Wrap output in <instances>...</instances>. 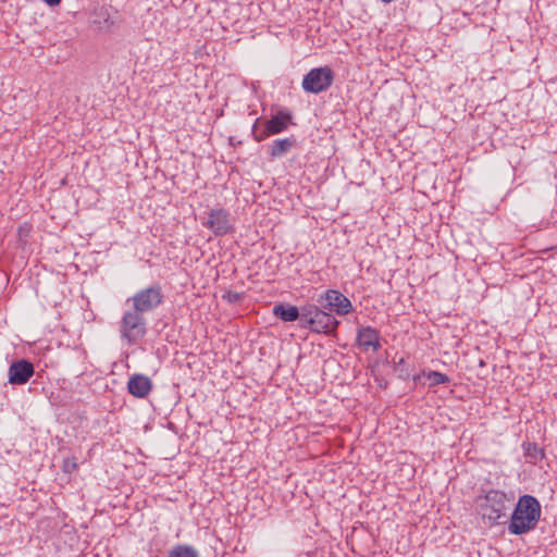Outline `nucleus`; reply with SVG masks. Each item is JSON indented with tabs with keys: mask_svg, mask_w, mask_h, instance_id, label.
I'll return each mask as SVG.
<instances>
[{
	"mask_svg": "<svg viewBox=\"0 0 557 557\" xmlns=\"http://www.w3.org/2000/svg\"><path fill=\"white\" fill-rule=\"evenodd\" d=\"M540 518V502L532 495H522L511 515L508 531L516 535L527 533L536 527Z\"/></svg>",
	"mask_w": 557,
	"mask_h": 557,
	"instance_id": "1",
	"label": "nucleus"
},
{
	"mask_svg": "<svg viewBox=\"0 0 557 557\" xmlns=\"http://www.w3.org/2000/svg\"><path fill=\"white\" fill-rule=\"evenodd\" d=\"M513 496L498 490H490L484 496L479 497L478 504L483 520L490 525L502 523L500 519L507 518V511L510 507Z\"/></svg>",
	"mask_w": 557,
	"mask_h": 557,
	"instance_id": "2",
	"label": "nucleus"
},
{
	"mask_svg": "<svg viewBox=\"0 0 557 557\" xmlns=\"http://www.w3.org/2000/svg\"><path fill=\"white\" fill-rule=\"evenodd\" d=\"M339 322L329 312L315 305L302 306V327L319 334L330 335L335 332Z\"/></svg>",
	"mask_w": 557,
	"mask_h": 557,
	"instance_id": "3",
	"label": "nucleus"
},
{
	"mask_svg": "<svg viewBox=\"0 0 557 557\" xmlns=\"http://www.w3.org/2000/svg\"><path fill=\"white\" fill-rule=\"evenodd\" d=\"M144 314L133 306L124 312L120 321V333L128 344H135L146 335L147 322Z\"/></svg>",
	"mask_w": 557,
	"mask_h": 557,
	"instance_id": "4",
	"label": "nucleus"
},
{
	"mask_svg": "<svg viewBox=\"0 0 557 557\" xmlns=\"http://www.w3.org/2000/svg\"><path fill=\"white\" fill-rule=\"evenodd\" d=\"M164 295L160 284L141 288L127 299L128 302H132L133 307L143 313L154 311L162 305Z\"/></svg>",
	"mask_w": 557,
	"mask_h": 557,
	"instance_id": "5",
	"label": "nucleus"
},
{
	"mask_svg": "<svg viewBox=\"0 0 557 557\" xmlns=\"http://www.w3.org/2000/svg\"><path fill=\"white\" fill-rule=\"evenodd\" d=\"M334 74L329 66L310 70L302 79L301 87L305 91L319 94L326 90L333 83Z\"/></svg>",
	"mask_w": 557,
	"mask_h": 557,
	"instance_id": "6",
	"label": "nucleus"
},
{
	"mask_svg": "<svg viewBox=\"0 0 557 557\" xmlns=\"http://www.w3.org/2000/svg\"><path fill=\"white\" fill-rule=\"evenodd\" d=\"M292 121V114L287 111H278L264 123V127L258 131V120L253 124L252 134L257 141H262L270 135L278 134L285 131Z\"/></svg>",
	"mask_w": 557,
	"mask_h": 557,
	"instance_id": "7",
	"label": "nucleus"
},
{
	"mask_svg": "<svg viewBox=\"0 0 557 557\" xmlns=\"http://www.w3.org/2000/svg\"><path fill=\"white\" fill-rule=\"evenodd\" d=\"M324 309L335 310L337 314H348L352 305L350 300L338 290L330 289L318 300Z\"/></svg>",
	"mask_w": 557,
	"mask_h": 557,
	"instance_id": "8",
	"label": "nucleus"
},
{
	"mask_svg": "<svg viewBox=\"0 0 557 557\" xmlns=\"http://www.w3.org/2000/svg\"><path fill=\"white\" fill-rule=\"evenodd\" d=\"M215 236H222L232 231L230 214L224 209H212L209 212L208 221L203 223Z\"/></svg>",
	"mask_w": 557,
	"mask_h": 557,
	"instance_id": "9",
	"label": "nucleus"
},
{
	"mask_svg": "<svg viewBox=\"0 0 557 557\" xmlns=\"http://www.w3.org/2000/svg\"><path fill=\"white\" fill-rule=\"evenodd\" d=\"M34 366L26 359L14 361L9 367L8 380L10 384L23 385L34 375Z\"/></svg>",
	"mask_w": 557,
	"mask_h": 557,
	"instance_id": "10",
	"label": "nucleus"
},
{
	"mask_svg": "<svg viewBox=\"0 0 557 557\" xmlns=\"http://www.w3.org/2000/svg\"><path fill=\"white\" fill-rule=\"evenodd\" d=\"M380 332L371 326H361L357 331V343L364 350L377 351L381 348Z\"/></svg>",
	"mask_w": 557,
	"mask_h": 557,
	"instance_id": "11",
	"label": "nucleus"
},
{
	"mask_svg": "<svg viewBox=\"0 0 557 557\" xmlns=\"http://www.w3.org/2000/svg\"><path fill=\"white\" fill-rule=\"evenodd\" d=\"M127 387L133 396L144 398L150 393L152 384L149 377L135 374L129 379Z\"/></svg>",
	"mask_w": 557,
	"mask_h": 557,
	"instance_id": "12",
	"label": "nucleus"
},
{
	"mask_svg": "<svg viewBox=\"0 0 557 557\" xmlns=\"http://www.w3.org/2000/svg\"><path fill=\"white\" fill-rule=\"evenodd\" d=\"M273 313L284 322H294L299 320V326L302 327V307L277 304L273 307Z\"/></svg>",
	"mask_w": 557,
	"mask_h": 557,
	"instance_id": "13",
	"label": "nucleus"
},
{
	"mask_svg": "<svg viewBox=\"0 0 557 557\" xmlns=\"http://www.w3.org/2000/svg\"><path fill=\"white\" fill-rule=\"evenodd\" d=\"M294 138L276 139L270 147V154L273 158L282 157L283 154L287 153L294 147Z\"/></svg>",
	"mask_w": 557,
	"mask_h": 557,
	"instance_id": "14",
	"label": "nucleus"
},
{
	"mask_svg": "<svg viewBox=\"0 0 557 557\" xmlns=\"http://www.w3.org/2000/svg\"><path fill=\"white\" fill-rule=\"evenodd\" d=\"M168 557H197V552L191 546L178 545L169 553Z\"/></svg>",
	"mask_w": 557,
	"mask_h": 557,
	"instance_id": "15",
	"label": "nucleus"
},
{
	"mask_svg": "<svg viewBox=\"0 0 557 557\" xmlns=\"http://www.w3.org/2000/svg\"><path fill=\"white\" fill-rule=\"evenodd\" d=\"M426 376L431 381L430 384L432 386H436V385H440V384H445V383H448L450 381L448 375H446L445 373H442V372H437V371H430Z\"/></svg>",
	"mask_w": 557,
	"mask_h": 557,
	"instance_id": "16",
	"label": "nucleus"
},
{
	"mask_svg": "<svg viewBox=\"0 0 557 557\" xmlns=\"http://www.w3.org/2000/svg\"><path fill=\"white\" fill-rule=\"evenodd\" d=\"M525 454L533 459H542L544 457L543 449L539 448L535 443H528Z\"/></svg>",
	"mask_w": 557,
	"mask_h": 557,
	"instance_id": "17",
	"label": "nucleus"
},
{
	"mask_svg": "<svg viewBox=\"0 0 557 557\" xmlns=\"http://www.w3.org/2000/svg\"><path fill=\"white\" fill-rule=\"evenodd\" d=\"M76 467L77 466H76V463L74 461L66 460L64 462V471H66V472H71V471L75 470Z\"/></svg>",
	"mask_w": 557,
	"mask_h": 557,
	"instance_id": "18",
	"label": "nucleus"
},
{
	"mask_svg": "<svg viewBox=\"0 0 557 557\" xmlns=\"http://www.w3.org/2000/svg\"><path fill=\"white\" fill-rule=\"evenodd\" d=\"M62 0H44V2L49 7H57L61 3Z\"/></svg>",
	"mask_w": 557,
	"mask_h": 557,
	"instance_id": "19",
	"label": "nucleus"
}]
</instances>
